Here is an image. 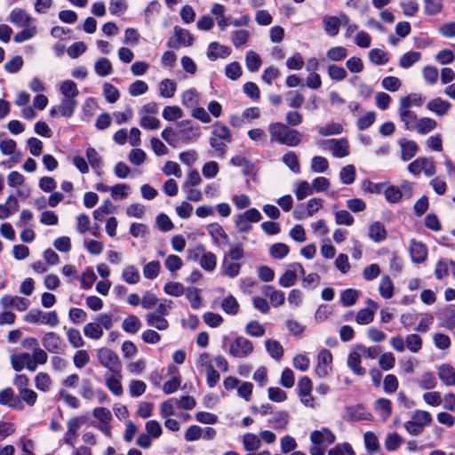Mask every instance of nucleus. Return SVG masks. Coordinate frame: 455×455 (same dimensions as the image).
<instances>
[{"label": "nucleus", "instance_id": "6ab92c4d", "mask_svg": "<svg viewBox=\"0 0 455 455\" xmlns=\"http://www.w3.org/2000/svg\"><path fill=\"white\" fill-rule=\"evenodd\" d=\"M43 347L53 354H60L64 350V344L60 337L55 332L50 331L44 335L42 339Z\"/></svg>", "mask_w": 455, "mask_h": 455}, {"label": "nucleus", "instance_id": "c756f323", "mask_svg": "<svg viewBox=\"0 0 455 455\" xmlns=\"http://www.w3.org/2000/svg\"><path fill=\"white\" fill-rule=\"evenodd\" d=\"M410 253L413 262L422 263L427 256V249L421 242L412 241L410 245Z\"/></svg>", "mask_w": 455, "mask_h": 455}, {"label": "nucleus", "instance_id": "9d476101", "mask_svg": "<svg viewBox=\"0 0 455 455\" xmlns=\"http://www.w3.org/2000/svg\"><path fill=\"white\" fill-rule=\"evenodd\" d=\"M323 207V200L312 198L305 204L296 205L292 215L295 220H302L315 215Z\"/></svg>", "mask_w": 455, "mask_h": 455}, {"label": "nucleus", "instance_id": "603ef678", "mask_svg": "<svg viewBox=\"0 0 455 455\" xmlns=\"http://www.w3.org/2000/svg\"><path fill=\"white\" fill-rule=\"evenodd\" d=\"M421 58V53L416 51H411L403 54L399 60V66L402 68H409L417 63Z\"/></svg>", "mask_w": 455, "mask_h": 455}, {"label": "nucleus", "instance_id": "4d7b16f0", "mask_svg": "<svg viewBox=\"0 0 455 455\" xmlns=\"http://www.w3.org/2000/svg\"><path fill=\"white\" fill-rule=\"evenodd\" d=\"M360 291L355 289H346L340 294V302L344 307L355 305L359 298Z\"/></svg>", "mask_w": 455, "mask_h": 455}, {"label": "nucleus", "instance_id": "423d86ee", "mask_svg": "<svg viewBox=\"0 0 455 455\" xmlns=\"http://www.w3.org/2000/svg\"><path fill=\"white\" fill-rule=\"evenodd\" d=\"M432 422V415L423 410H416L411 420L404 424V427L408 433L413 435H419L426 426Z\"/></svg>", "mask_w": 455, "mask_h": 455}, {"label": "nucleus", "instance_id": "3c124183", "mask_svg": "<svg viewBox=\"0 0 455 455\" xmlns=\"http://www.w3.org/2000/svg\"><path fill=\"white\" fill-rule=\"evenodd\" d=\"M199 101L200 94L194 88H190L181 94V102L187 108H193L198 105Z\"/></svg>", "mask_w": 455, "mask_h": 455}, {"label": "nucleus", "instance_id": "6e6552de", "mask_svg": "<svg viewBox=\"0 0 455 455\" xmlns=\"http://www.w3.org/2000/svg\"><path fill=\"white\" fill-rule=\"evenodd\" d=\"M96 356L100 364L108 369V372L122 371V364L118 355L110 348L100 347L97 350Z\"/></svg>", "mask_w": 455, "mask_h": 455}, {"label": "nucleus", "instance_id": "f3484780", "mask_svg": "<svg viewBox=\"0 0 455 455\" xmlns=\"http://www.w3.org/2000/svg\"><path fill=\"white\" fill-rule=\"evenodd\" d=\"M122 379V371H118V373L107 372L104 376L107 388L116 396H121L124 394Z\"/></svg>", "mask_w": 455, "mask_h": 455}, {"label": "nucleus", "instance_id": "8fccbe9b", "mask_svg": "<svg viewBox=\"0 0 455 455\" xmlns=\"http://www.w3.org/2000/svg\"><path fill=\"white\" fill-rule=\"evenodd\" d=\"M122 279L129 284L138 283L140 279L139 269L133 265L126 266L122 271Z\"/></svg>", "mask_w": 455, "mask_h": 455}, {"label": "nucleus", "instance_id": "dca6fc26", "mask_svg": "<svg viewBox=\"0 0 455 455\" xmlns=\"http://www.w3.org/2000/svg\"><path fill=\"white\" fill-rule=\"evenodd\" d=\"M336 440L334 434L327 427H322L320 430H315L310 434L312 444L318 447H324V450Z\"/></svg>", "mask_w": 455, "mask_h": 455}, {"label": "nucleus", "instance_id": "338daca9", "mask_svg": "<svg viewBox=\"0 0 455 455\" xmlns=\"http://www.w3.org/2000/svg\"><path fill=\"white\" fill-rule=\"evenodd\" d=\"M356 171L353 164H348L343 167L339 172V179L341 183L345 185L352 184L355 180Z\"/></svg>", "mask_w": 455, "mask_h": 455}, {"label": "nucleus", "instance_id": "37998d69", "mask_svg": "<svg viewBox=\"0 0 455 455\" xmlns=\"http://www.w3.org/2000/svg\"><path fill=\"white\" fill-rule=\"evenodd\" d=\"M368 235L372 241L379 243L386 239L387 230L383 224L376 221L369 227Z\"/></svg>", "mask_w": 455, "mask_h": 455}, {"label": "nucleus", "instance_id": "bf43d9fd", "mask_svg": "<svg viewBox=\"0 0 455 455\" xmlns=\"http://www.w3.org/2000/svg\"><path fill=\"white\" fill-rule=\"evenodd\" d=\"M84 333L88 339H100L103 336V330L97 322H92L84 325Z\"/></svg>", "mask_w": 455, "mask_h": 455}, {"label": "nucleus", "instance_id": "aec40b11", "mask_svg": "<svg viewBox=\"0 0 455 455\" xmlns=\"http://www.w3.org/2000/svg\"><path fill=\"white\" fill-rule=\"evenodd\" d=\"M325 147L331 151L335 157L342 158L349 155V145L347 140H327L323 141Z\"/></svg>", "mask_w": 455, "mask_h": 455}, {"label": "nucleus", "instance_id": "1a4fd4ad", "mask_svg": "<svg viewBox=\"0 0 455 455\" xmlns=\"http://www.w3.org/2000/svg\"><path fill=\"white\" fill-rule=\"evenodd\" d=\"M332 370V354L326 348L321 349L316 355V363L314 369L315 375L319 379H324L331 375Z\"/></svg>", "mask_w": 455, "mask_h": 455}, {"label": "nucleus", "instance_id": "680f3d73", "mask_svg": "<svg viewBox=\"0 0 455 455\" xmlns=\"http://www.w3.org/2000/svg\"><path fill=\"white\" fill-rule=\"evenodd\" d=\"M130 190L131 188L127 184L118 183L116 185L111 186L110 194L113 199L122 200L128 197Z\"/></svg>", "mask_w": 455, "mask_h": 455}, {"label": "nucleus", "instance_id": "a211bd4d", "mask_svg": "<svg viewBox=\"0 0 455 455\" xmlns=\"http://www.w3.org/2000/svg\"><path fill=\"white\" fill-rule=\"evenodd\" d=\"M0 305L4 310L14 308L25 311L29 306V300L18 296L4 295L0 299Z\"/></svg>", "mask_w": 455, "mask_h": 455}, {"label": "nucleus", "instance_id": "2f4dec72", "mask_svg": "<svg viewBox=\"0 0 455 455\" xmlns=\"http://www.w3.org/2000/svg\"><path fill=\"white\" fill-rule=\"evenodd\" d=\"M241 441L244 451L248 452L258 451L261 445L259 435L254 433H245L241 436Z\"/></svg>", "mask_w": 455, "mask_h": 455}, {"label": "nucleus", "instance_id": "774afa93", "mask_svg": "<svg viewBox=\"0 0 455 455\" xmlns=\"http://www.w3.org/2000/svg\"><path fill=\"white\" fill-rule=\"evenodd\" d=\"M265 345L271 357L275 360H280L282 358L283 355V349L278 341L267 339L266 340Z\"/></svg>", "mask_w": 455, "mask_h": 455}, {"label": "nucleus", "instance_id": "58836bf2", "mask_svg": "<svg viewBox=\"0 0 455 455\" xmlns=\"http://www.w3.org/2000/svg\"><path fill=\"white\" fill-rule=\"evenodd\" d=\"M263 292L269 298L271 305L275 307L282 306L285 301L284 292L275 290L272 286H265Z\"/></svg>", "mask_w": 455, "mask_h": 455}, {"label": "nucleus", "instance_id": "b1692460", "mask_svg": "<svg viewBox=\"0 0 455 455\" xmlns=\"http://www.w3.org/2000/svg\"><path fill=\"white\" fill-rule=\"evenodd\" d=\"M426 108L436 116L442 117L448 114L451 108V104L448 100L436 97L429 100L427 103Z\"/></svg>", "mask_w": 455, "mask_h": 455}, {"label": "nucleus", "instance_id": "412c9836", "mask_svg": "<svg viewBox=\"0 0 455 455\" xmlns=\"http://www.w3.org/2000/svg\"><path fill=\"white\" fill-rule=\"evenodd\" d=\"M85 156L89 166L92 167L93 172L98 175L103 174V158L101 155L92 146L86 148Z\"/></svg>", "mask_w": 455, "mask_h": 455}, {"label": "nucleus", "instance_id": "f8f14e48", "mask_svg": "<svg viewBox=\"0 0 455 455\" xmlns=\"http://www.w3.org/2000/svg\"><path fill=\"white\" fill-rule=\"evenodd\" d=\"M84 419L83 417H73L67 421V431L63 436V443L72 448H75L79 430L81 429Z\"/></svg>", "mask_w": 455, "mask_h": 455}, {"label": "nucleus", "instance_id": "7c9ffc66", "mask_svg": "<svg viewBox=\"0 0 455 455\" xmlns=\"http://www.w3.org/2000/svg\"><path fill=\"white\" fill-rule=\"evenodd\" d=\"M398 115L407 130L414 129L419 120L414 111H411V108H404L403 107L399 106Z\"/></svg>", "mask_w": 455, "mask_h": 455}, {"label": "nucleus", "instance_id": "f257e3e1", "mask_svg": "<svg viewBox=\"0 0 455 455\" xmlns=\"http://www.w3.org/2000/svg\"><path fill=\"white\" fill-rule=\"evenodd\" d=\"M268 132L271 140L289 147L298 146L302 139V135L297 130L279 122L270 124Z\"/></svg>", "mask_w": 455, "mask_h": 455}, {"label": "nucleus", "instance_id": "ea45409f", "mask_svg": "<svg viewBox=\"0 0 455 455\" xmlns=\"http://www.w3.org/2000/svg\"><path fill=\"white\" fill-rule=\"evenodd\" d=\"M425 101V97L421 93L413 92L407 96L402 97L399 100V106L404 108H411V107H420Z\"/></svg>", "mask_w": 455, "mask_h": 455}, {"label": "nucleus", "instance_id": "a18cd8bd", "mask_svg": "<svg viewBox=\"0 0 455 455\" xmlns=\"http://www.w3.org/2000/svg\"><path fill=\"white\" fill-rule=\"evenodd\" d=\"M220 307L226 314L230 315H237L240 309V305L233 295L225 297L220 302Z\"/></svg>", "mask_w": 455, "mask_h": 455}, {"label": "nucleus", "instance_id": "e2e57ef3", "mask_svg": "<svg viewBox=\"0 0 455 455\" xmlns=\"http://www.w3.org/2000/svg\"><path fill=\"white\" fill-rule=\"evenodd\" d=\"M245 64L249 71L257 72L261 66V59L257 52L249 51L246 53Z\"/></svg>", "mask_w": 455, "mask_h": 455}, {"label": "nucleus", "instance_id": "473e14b6", "mask_svg": "<svg viewBox=\"0 0 455 455\" xmlns=\"http://www.w3.org/2000/svg\"><path fill=\"white\" fill-rule=\"evenodd\" d=\"M177 86V83L174 80L164 78L159 82L157 86L159 95L162 98L171 99L175 95Z\"/></svg>", "mask_w": 455, "mask_h": 455}, {"label": "nucleus", "instance_id": "c03bdc74", "mask_svg": "<svg viewBox=\"0 0 455 455\" xmlns=\"http://www.w3.org/2000/svg\"><path fill=\"white\" fill-rule=\"evenodd\" d=\"M437 127V122L430 117H421L418 120L415 130L418 133L425 135Z\"/></svg>", "mask_w": 455, "mask_h": 455}, {"label": "nucleus", "instance_id": "ddd939ff", "mask_svg": "<svg viewBox=\"0 0 455 455\" xmlns=\"http://www.w3.org/2000/svg\"><path fill=\"white\" fill-rule=\"evenodd\" d=\"M349 18L345 13L339 16H325L323 19V26L325 33L330 36H336L339 32L340 26L347 25Z\"/></svg>", "mask_w": 455, "mask_h": 455}, {"label": "nucleus", "instance_id": "39448f33", "mask_svg": "<svg viewBox=\"0 0 455 455\" xmlns=\"http://www.w3.org/2000/svg\"><path fill=\"white\" fill-rule=\"evenodd\" d=\"M198 371L206 375V382L209 387H214L219 382L220 373L214 369L212 358L208 353H202L196 360Z\"/></svg>", "mask_w": 455, "mask_h": 455}, {"label": "nucleus", "instance_id": "5701e85b", "mask_svg": "<svg viewBox=\"0 0 455 455\" xmlns=\"http://www.w3.org/2000/svg\"><path fill=\"white\" fill-rule=\"evenodd\" d=\"M231 52L230 47L218 42H212L207 47L206 56L209 60L215 61L218 59H226L231 54Z\"/></svg>", "mask_w": 455, "mask_h": 455}, {"label": "nucleus", "instance_id": "4468645a", "mask_svg": "<svg viewBox=\"0 0 455 455\" xmlns=\"http://www.w3.org/2000/svg\"><path fill=\"white\" fill-rule=\"evenodd\" d=\"M305 270L301 264L294 262L290 264L284 273L279 278L282 287L289 288L295 284L298 276L304 275Z\"/></svg>", "mask_w": 455, "mask_h": 455}, {"label": "nucleus", "instance_id": "09e8293b", "mask_svg": "<svg viewBox=\"0 0 455 455\" xmlns=\"http://www.w3.org/2000/svg\"><path fill=\"white\" fill-rule=\"evenodd\" d=\"M375 411L386 421L392 413L391 402L386 398H379L375 403Z\"/></svg>", "mask_w": 455, "mask_h": 455}, {"label": "nucleus", "instance_id": "c9c22d12", "mask_svg": "<svg viewBox=\"0 0 455 455\" xmlns=\"http://www.w3.org/2000/svg\"><path fill=\"white\" fill-rule=\"evenodd\" d=\"M19 209V203L14 196H9L5 201V204H0V220L8 219L12 213L17 212Z\"/></svg>", "mask_w": 455, "mask_h": 455}, {"label": "nucleus", "instance_id": "052dcab7", "mask_svg": "<svg viewBox=\"0 0 455 455\" xmlns=\"http://www.w3.org/2000/svg\"><path fill=\"white\" fill-rule=\"evenodd\" d=\"M115 210L116 208L110 200L107 199L93 212V218L98 221H101L104 220L106 215L113 213Z\"/></svg>", "mask_w": 455, "mask_h": 455}, {"label": "nucleus", "instance_id": "0e129e2a", "mask_svg": "<svg viewBox=\"0 0 455 455\" xmlns=\"http://www.w3.org/2000/svg\"><path fill=\"white\" fill-rule=\"evenodd\" d=\"M201 267L205 271L212 272L215 269L217 265V258L212 251H207L203 254L199 262Z\"/></svg>", "mask_w": 455, "mask_h": 455}, {"label": "nucleus", "instance_id": "de8ad7c7", "mask_svg": "<svg viewBox=\"0 0 455 455\" xmlns=\"http://www.w3.org/2000/svg\"><path fill=\"white\" fill-rule=\"evenodd\" d=\"M122 328L127 333L135 334L141 328V322L138 316L130 315L124 319Z\"/></svg>", "mask_w": 455, "mask_h": 455}, {"label": "nucleus", "instance_id": "5fc2aeb1", "mask_svg": "<svg viewBox=\"0 0 455 455\" xmlns=\"http://www.w3.org/2000/svg\"><path fill=\"white\" fill-rule=\"evenodd\" d=\"M212 134L213 138L224 140L226 142H231L232 140L231 132L229 128L227 125L222 124L220 123H216L213 125Z\"/></svg>", "mask_w": 455, "mask_h": 455}, {"label": "nucleus", "instance_id": "20e7f679", "mask_svg": "<svg viewBox=\"0 0 455 455\" xmlns=\"http://www.w3.org/2000/svg\"><path fill=\"white\" fill-rule=\"evenodd\" d=\"M261 219L262 215L258 209L250 208L235 215L234 223L240 233H249L252 228V224L259 222Z\"/></svg>", "mask_w": 455, "mask_h": 455}, {"label": "nucleus", "instance_id": "7ed1b4c3", "mask_svg": "<svg viewBox=\"0 0 455 455\" xmlns=\"http://www.w3.org/2000/svg\"><path fill=\"white\" fill-rule=\"evenodd\" d=\"M222 348L226 350L229 355L240 359L250 356L254 350L252 342L243 336L234 339H230L227 336L223 337Z\"/></svg>", "mask_w": 455, "mask_h": 455}, {"label": "nucleus", "instance_id": "0eeeda50", "mask_svg": "<svg viewBox=\"0 0 455 455\" xmlns=\"http://www.w3.org/2000/svg\"><path fill=\"white\" fill-rule=\"evenodd\" d=\"M27 323L34 324H44L55 327L59 324L60 320L55 311L44 312L39 309H31L24 316Z\"/></svg>", "mask_w": 455, "mask_h": 455}, {"label": "nucleus", "instance_id": "f03ea898", "mask_svg": "<svg viewBox=\"0 0 455 455\" xmlns=\"http://www.w3.org/2000/svg\"><path fill=\"white\" fill-rule=\"evenodd\" d=\"M48 355L44 350H37L36 353H21L11 355V363L16 371H20L25 367L30 371H36L38 364L47 363Z\"/></svg>", "mask_w": 455, "mask_h": 455}, {"label": "nucleus", "instance_id": "13d9d810", "mask_svg": "<svg viewBox=\"0 0 455 455\" xmlns=\"http://www.w3.org/2000/svg\"><path fill=\"white\" fill-rule=\"evenodd\" d=\"M343 131V126L339 123L330 122L324 125L318 127L317 132L321 136H331L340 134Z\"/></svg>", "mask_w": 455, "mask_h": 455}, {"label": "nucleus", "instance_id": "9b49d317", "mask_svg": "<svg viewBox=\"0 0 455 455\" xmlns=\"http://www.w3.org/2000/svg\"><path fill=\"white\" fill-rule=\"evenodd\" d=\"M407 169L411 174L415 176H418L423 172L426 176L431 177L434 176L436 172L435 162L431 157H419L411 162L408 165Z\"/></svg>", "mask_w": 455, "mask_h": 455}, {"label": "nucleus", "instance_id": "2eb2a0df", "mask_svg": "<svg viewBox=\"0 0 455 455\" xmlns=\"http://www.w3.org/2000/svg\"><path fill=\"white\" fill-rule=\"evenodd\" d=\"M200 134V127L194 125L190 121H182L178 124L177 136L183 142H191L196 140Z\"/></svg>", "mask_w": 455, "mask_h": 455}, {"label": "nucleus", "instance_id": "864d4df0", "mask_svg": "<svg viewBox=\"0 0 455 455\" xmlns=\"http://www.w3.org/2000/svg\"><path fill=\"white\" fill-rule=\"evenodd\" d=\"M379 291L384 299H390L394 295V284L388 275H383L379 285Z\"/></svg>", "mask_w": 455, "mask_h": 455}, {"label": "nucleus", "instance_id": "f704fd0d", "mask_svg": "<svg viewBox=\"0 0 455 455\" xmlns=\"http://www.w3.org/2000/svg\"><path fill=\"white\" fill-rule=\"evenodd\" d=\"M145 320L148 326L154 327L158 331H165L169 328V322L159 314L149 312L145 315Z\"/></svg>", "mask_w": 455, "mask_h": 455}, {"label": "nucleus", "instance_id": "a19ab883", "mask_svg": "<svg viewBox=\"0 0 455 455\" xmlns=\"http://www.w3.org/2000/svg\"><path fill=\"white\" fill-rule=\"evenodd\" d=\"M417 384L423 390L434 389L437 386V379L433 372L424 371L417 379Z\"/></svg>", "mask_w": 455, "mask_h": 455}, {"label": "nucleus", "instance_id": "69168bd1", "mask_svg": "<svg viewBox=\"0 0 455 455\" xmlns=\"http://www.w3.org/2000/svg\"><path fill=\"white\" fill-rule=\"evenodd\" d=\"M94 69L100 76H107L112 73V64L107 58H100L94 64Z\"/></svg>", "mask_w": 455, "mask_h": 455}, {"label": "nucleus", "instance_id": "72a5a7b5", "mask_svg": "<svg viewBox=\"0 0 455 455\" xmlns=\"http://www.w3.org/2000/svg\"><path fill=\"white\" fill-rule=\"evenodd\" d=\"M437 373L439 379L444 385H455V370L451 365L446 363L440 365Z\"/></svg>", "mask_w": 455, "mask_h": 455}, {"label": "nucleus", "instance_id": "6e6d98bb", "mask_svg": "<svg viewBox=\"0 0 455 455\" xmlns=\"http://www.w3.org/2000/svg\"><path fill=\"white\" fill-rule=\"evenodd\" d=\"M0 404L8 405L21 410L23 407L17 404L14 393L12 388L7 387L0 391Z\"/></svg>", "mask_w": 455, "mask_h": 455}, {"label": "nucleus", "instance_id": "c85d7f7f", "mask_svg": "<svg viewBox=\"0 0 455 455\" xmlns=\"http://www.w3.org/2000/svg\"><path fill=\"white\" fill-rule=\"evenodd\" d=\"M241 267L242 264L240 262L232 261L223 257L220 272L223 275L233 279L239 275Z\"/></svg>", "mask_w": 455, "mask_h": 455}, {"label": "nucleus", "instance_id": "e433bc0d", "mask_svg": "<svg viewBox=\"0 0 455 455\" xmlns=\"http://www.w3.org/2000/svg\"><path fill=\"white\" fill-rule=\"evenodd\" d=\"M401 158L403 162L411 160L418 152L419 147L413 140H402L400 142Z\"/></svg>", "mask_w": 455, "mask_h": 455}, {"label": "nucleus", "instance_id": "79ce46f5", "mask_svg": "<svg viewBox=\"0 0 455 455\" xmlns=\"http://www.w3.org/2000/svg\"><path fill=\"white\" fill-rule=\"evenodd\" d=\"M77 107V100L73 99H62L58 106L59 114L66 118H70Z\"/></svg>", "mask_w": 455, "mask_h": 455}, {"label": "nucleus", "instance_id": "cd10ccee", "mask_svg": "<svg viewBox=\"0 0 455 455\" xmlns=\"http://www.w3.org/2000/svg\"><path fill=\"white\" fill-rule=\"evenodd\" d=\"M361 353L355 348L349 353L347 360V367L358 376H363L366 373V370L361 366Z\"/></svg>", "mask_w": 455, "mask_h": 455}, {"label": "nucleus", "instance_id": "393cba45", "mask_svg": "<svg viewBox=\"0 0 455 455\" xmlns=\"http://www.w3.org/2000/svg\"><path fill=\"white\" fill-rule=\"evenodd\" d=\"M174 37L176 38V43L172 45V42L169 41L168 42L169 47H173L176 49H178L181 46L187 47V46L192 45V44L194 42V38H193L192 35L190 34V32L187 29L178 27V26H176L174 28Z\"/></svg>", "mask_w": 455, "mask_h": 455}, {"label": "nucleus", "instance_id": "4c0bfd02", "mask_svg": "<svg viewBox=\"0 0 455 455\" xmlns=\"http://www.w3.org/2000/svg\"><path fill=\"white\" fill-rule=\"evenodd\" d=\"M22 28L23 29L16 33L13 37L15 43L20 44L28 41L38 34L37 27L32 23Z\"/></svg>", "mask_w": 455, "mask_h": 455}, {"label": "nucleus", "instance_id": "a878e982", "mask_svg": "<svg viewBox=\"0 0 455 455\" xmlns=\"http://www.w3.org/2000/svg\"><path fill=\"white\" fill-rule=\"evenodd\" d=\"M8 20L14 26L20 28L31 24L34 19L24 9L15 8L10 12Z\"/></svg>", "mask_w": 455, "mask_h": 455}, {"label": "nucleus", "instance_id": "bb28decb", "mask_svg": "<svg viewBox=\"0 0 455 455\" xmlns=\"http://www.w3.org/2000/svg\"><path fill=\"white\" fill-rule=\"evenodd\" d=\"M206 230L216 245L223 246L228 243V236L220 224L211 223L207 225Z\"/></svg>", "mask_w": 455, "mask_h": 455}, {"label": "nucleus", "instance_id": "49530a36", "mask_svg": "<svg viewBox=\"0 0 455 455\" xmlns=\"http://www.w3.org/2000/svg\"><path fill=\"white\" fill-rule=\"evenodd\" d=\"M60 92L64 99L76 100L79 93L76 84L72 80H65L60 85Z\"/></svg>", "mask_w": 455, "mask_h": 455}, {"label": "nucleus", "instance_id": "4be33fe9", "mask_svg": "<svg viewBox=\"0 0 455 455\" xmlns=\"http://www.w3.org/2000/svg\"><path fill=\"white\" fill-rule=\"evenodd\" d=\"M378 304L371 300H367V307L360 309L355 316V322L361 325H366L371 323L373 319L376 311L378 310Z\"/></svg>", "mask_w": 455, "mask_h": 455}]
</instances>
